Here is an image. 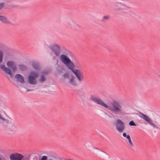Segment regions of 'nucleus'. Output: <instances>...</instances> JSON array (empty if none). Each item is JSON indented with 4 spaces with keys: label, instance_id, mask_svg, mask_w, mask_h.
Here are the masks:
<instances>
[{
    "label": "nucleus",
    "instance_id": "nucleus-1",
    "mask_svg": "<svg viewBox=\"0 0 160 160\" xmlns=\"http://www.w3.org/2000/svg\"><path fill=\"white\" fill-rule=\"evenodd\" d=\"M48 48L56 57L60 56V60L74 74L79 81H83L84 76L79 69L81 68V65L77 61L74 63L68 57V56H72L73 55L70 51L65 48H61L59 44L56 43L51 45Z\"/></svg>",
    "mask_w": 160,
    "mask_h": 160
},
{
    "label": "nucleus",
    "instance_id": "nucleus-2",
    "mask_svg": "<svg viewBox=\"0 0 160 160\" xmlns=\"http://www.w3.org/2000/svg\"><path fill=\"white\" fill-rule=\"evenodd\" d=\"M90 100L100 105L110 111L115 115H123L125 111L120 103L116 101H113L110 105H108L102 100L99 97L93 95H91Z\"/></svg>",
    "mask_w": 160,
    "mask_h": 160
},
{
    "label": "nucleus",
    "instance_id": "nucleus-3",
    "mask_svg": "<svg viewBox=\"0 0 160 160\" xmlns=\"http://www.w3.org/2000/svg\"><path fill=\"white\" fill-rule=\"evenodd\" d=\"M0 124L11 132L15 131L18 128V126L15 123L9 122V120L4 118L0 113Z\"/></svg>",
    "mask_w": 160,
    "mask_h": 160
},
{
    "label": "nucleus",
    "instance_id": "nucleus-4",
    "mask_svg": "<svg viewBox=\"0 0 160 160\" xmlns=\"http://www.w3.org/2000/svg\"><path fill=\"white\" fill-rule=\"evenodd\" d=\"M137 115L141 118L148 122V124L153 128H159L158 126L155 124V123H156V122L151 119L148 116L140 112H138V113L137 114Z\"/></svg>",
    "mask_w": 160,
    "mask_h": 160
},
{
    "label": "nucleus",
    "instance_id": "nucleus-5",
    "mask_svg": "<svg viewBox=\"0 0 160 160\" xmlns=\"http://www.w3.org/2000/svg\"><path fill=\"white\" fill-rule=\"evenodd\" d=\"M9 158L10 160H29V158L24 157L22 155L18 153L10 154Z\"/></svg>",
    "mask_w": 160,
    "mask_h": 160
},
{
    "label": "nucleus",
    "instance_id": "nucleus-6",
    "mask_svg": "<svg viewBox=\"0 0 160 160\" xmlns=\"http://www.w3.org/2000/svg\"><path fill=\"white\" fill-rule=\"evenodd\" d=\"M116 128L119 132H123L125 129L124 123L120 119H117L116 121Z\"/></svg>",
    "mask_w": 160,
    "mask_h": 160
},
{
    "label": "nucleus",
    "instance_id": "nucleus-7",
    "mask_svg": "<svg viewBox=\"0 0 160 160\" xmlns=\"http://www.w3.org/2000/svg\"><path fill=\"white\" fill-rule=\"evenodd\" d=\"M0 67L5 72L9 74L11 77H12L13 76V74L12 73L11 70L9 68L5 67L4 65H1Z\"/></svg>",
    "mask_w": 160,
    "mask_h": 160
},
{
    "label": "nucleus",
    "instance_id": "nucleus-8",
    "mask_svg": "<svg viewBox=\"0 0 160 160\" xmlns=\"http://www.w3.org/2000/svg\"><path fill=\"white\" fill-rule=\"evenodd\" d=\"M28 81L31 85H35L37 82L36 78L32 76H29L28 77Z\"/></svg>",
    "mask_w": 160,
    "mask_h": 160
},
{
    "label": "nucleus",
    "instance_id": "nucleus-9",
    "mask_svg": "<svg viewBox=\"0 0 160 160\" xmlns=\"http://www.w3.org/2000/svg\"><path fill=\"white\" fill-rule=\"evenodd\" d=\"M15 78H17V81L20 82L21 83H24V80L22 76L20 74H17L15 76Z\"/></svg>",
    "mask_w": 160,
    "mask_h": 160
},
{
    "label": "nucleus",
    "instance_id": "nucleus-10",
    "mask_svg": "<svg viewBox=\"0 0 160 160\" xmlns=\"http://www.w3.org/2000/svg\"><path fill=\"white\" fill-rule=\"evenodd\" d=\"M0 21L3 23L9 24L10 22L6 17L0 15Z\"/></svg>",
    "mask_w": 160,
    "mask_h": 160
},
{
    "label": "nucleus",
    "instance_id": "nucleus-11",
    "mask_svg": "<svg viewBox=\"0 0 160 160\" xmlns=\"http://www.w3.org/2000/svg\"><path fill=\"white\" fill-rule=\"evenodd\" d=\"M69 83L72 86H77L78 85L77 83L74 80L73 77H72L70 79Z\"/></svg>",
    "mask_w": 160,
    "mask_h": 160
},
{
    "label": "nucleus",
    "instance_id": "nucleus-12",
    "mask_svg": "<svg viewBox=\"0 0 160 160\" xmlns=\"http://www.w3.org/2000/svg\"><path fill=\"white\" fill-rule=\"evenodd\" d=\"M7 64L8 68L11 69L15 65V63L12 61L8 62Z\"/></svg>",
    "mask_w": 160,
    "mask_h": 160
},
{
    "label": "nucleus",
    "instance_id": "nucleus-13",
    "mask_svg": "<svg viewBox=\"0 0 160 160\" xmlns=\"http://www.w3.org/2000/svg\"><path fill=\"white\" fill-rule=\"evenodd\" d=\"M46 80V78L43 75L41 74L40 77L39 78L38 81L41 83H43Z\"/></svg>",
    "mask_w": 160,
    "mask_h": 160
},
{
    "label": "nucleus",
    "instance_id": "nucleus-14",
    "mask_svg": "<svg viewBox=\"0 0 160 160\" xmlns=\"http://www.w3.org/2000/svg\"><path fill=\"white\" fill-rule=\"evenodd\" d=\"M38 72L35 71H31L30 72V75L29 76H32L33 77L36 78L38 76Z\"/></svg>",
    "mask_w": 160,
    "mask_h": 160
},
{
    "label": "nucleus",
    "instance_id": "nucleus-15",
    "mask_svg": "<svg viewBox=\"0 0 160 160\" xmlns=\"http://www.w3.org/2000/svg\"><path fill=\"white\" fill-rule=\"evenodd\" d=\"M110 19V17L109 15L104 16L102 18L101 20L102 22H104L107 20H108Z\"/></svg>",
    "mask_w": 160,
    "mask_h": 160
},
{
    "label": "nucleus",
    "instance_id": "nucleus-16",
    "mask_svg": "<svg viewBox=\"0 0 160 160\" xmlns=\"http://www.w3.org/2000/svg\"><path fill=\"white\" fill-rule=\"evenodd\" d=\"M33 68L37 71L39 69L40 67L39 65L36 63H33L32 64Z\"/></svg>",
    "mask_w": 160,
    "mask_h": 160
},
{
    "label": "nucleus",
    "instance_id": "nucleus-17",
    "mask_svg": "<svg viewBox=\"0 0 160 160\" xmlns=\"http://www.w3.org/2000/svg\"><path fill=\"white\" fill-rule=\"evenodd\" d=\"M19 67L21 71H23L26 68V66L22 64L19 65Z\"/></svg>",
    "mask_w": 160,
    "mask_h": 160
},
{
    "label": "nucleus",
    "instance_id": "nucleus-18",
    "mask_svg": "<svg viewBox=\"0 0 160 160\" xmlns=\"http://www.w3.org/2000/svg\"><path fill=\"white\" fill-rule=\"evenodd\" d=\"M48 71L46 70L42 71L41 72V74L43 75L44 76L48 75Z\"/></svg>",
    "mask_w": 160,
    "mask_h": 160
},
{
    "label": "nucleus",
    "instance_id": "nucleus-19",
    "mask_svg": "<svg viewBox=\"0 0 160 160\" xmlns=\"http://www.w3.org/2000/svg\"><path fill=\"white\" fill-rule=\"evenodd\" d=\"M120 3H117V4H114L113 5H112V7H113V8H114L115 9H116V10H121L122 9L121 8H117V6H118V5Z\"/></svg>",
    "mask_w": 160,
    "mask_h": 160
},
{
    "label": "nucleus",
    "instance_id": "nucleus-20",
    "mask_svg": "<svg viewBox=\"0 0 160 160\" xmlns=\"http://www.w3.org/2000/svg\"><path fill=\"white\" fill-rule=\"evenodd\" d=\"M3 55V53L0 51V63L2 62V61Z\"/></svg>",
    "mask_w": 160,
    "mask_h": 160
},
{
    "label": "nucleus",
    "instance_id": "nucleus-21",
    "mask_svg": "<svg viewBox=\"0 0 160 160\" xmlns=\"http://www.w3.org/2000/svg\"><path fill=\"white\" fill-rule=\"evenodd\" d=\"M129 124L131 126H136V124L133 121H131L130 122Z\"/></svg>",
    "mask_w": 160,
    "mask_h": 160
},
{
    "label": "nucleus",
    "instance_id": "nucleus-22",
    "mask_svg": "<svg viewBox=\"0 0 160 160\" xmlns=\"http://www.w3.org/2000/svg\"><path fill=\"white\" fill-rule=\"evenodd\" d=\"M48 157L46 156H42L40 160H47Z\"/></svg>",
    "mask_w": 160,
    "mask_h": 160
},
{
    "label": "nucleus",
    "instance_id": "nucleus-23",
    "mask_svg": "<svg viewBox=\"0 0 160 160\" xmlns=\"http://www.w3.org/2000/svg\"><path fill=\"white\" fill-rule=\"evenodd\" d=\"M11 69H12L13 72H15L17 70V67L16 65L14 66Z\"/></svg>",
    "mask_w": 160,
    "mask_h": 160
},
{
    "label": "nucleus",
    "instance_id": "nucleus-24",
    "mask_svg": "<svg viewBox=\"0 0 160 160\" xmlns=\"http://www.w3.org/2000/svg\"><path fill=\"white\" fill-rule=\"evenodd\" d=\"M0 160H6V158L0 154Z\"/></svg>",
    "mask_w": 160,
    "mask_h": 160
},
{
    "label": "nucleus",
    "instance_id": "nucleus-25",
    "mask_svg": "<svg viewBox=\"0 0 160 160\" xmlns=\"http://www.w3.org/2000/svg\"><path fill=\"white\" fill-rule=\"evenodd\" d=\"M63 77H64L65 78H69V76L68 74L67 73H65L64 74Z\"/></svg>",
    "mask_w": 160,
    "mask_h": 160
},
{
    "label": "nucleus",
    "instance_id": "nucleus-26",
    "mask_svg": "<svg viewBox=\"0 0 160 160\" xmlns=\"http://www.w3.org/2000/svg\"><path fill=\"white\" fill-rule=\"evenodd\" d=\"M128 142H129L130 145L132 147H133L134 146L132 142L131 139H130L128 140Z\"/></svg>",
    "mask_w": 160,
    "mask_h": 160
},
{
    "label": "nucleus",
    "instance_id": "nucleus-27",
    "mask_svg": "<svg viewBox=\"0 0 160 160\" xmlns=\"http://www.w3.org/2000/svg\"><path fill=\"white\" fill-rule=\"evenodd\" d=\"M4 6V3L3 2L0 3V9L2 8Z\"/></svg>",
    "mask_w": 160,
    "mask_h": 160
},
{
    "label": "nucleus",
    "instance_id": "nucleus-28",
    "mask_svg": "<svg viewBox=\"0 0 160 160\" xmlns=\"http://www.w3.org/2000/svg\"><path fill=\"white\" fill-rule=\"evenodd\" d=\"M75 27L76 28H80L81 27V26L78 24H76L75 25Z\"/></svg>",
    "mask_w": 160,
    "mask_h": 160
},
{
    "label": "nucleus",
    "instance_id": "nucleus-29",
    "mask_svg": "<svg viewBox=\"0 0 160 160\" xmlns=\"http://www.w3.org/2000/svg\"><path fill=\"white\" fill-rule=\"evenodd\" d=\"M123 136L124 137H126L127 136V135L126 134L125 132H124L122 134Z\"/></svg>",
    "mask_w": 160,
    "mask_h": 160
},
{
    "label": "nucleus",
    "instance_id": "nucleus-30",
    "mask_svg": "<svg viewBox=\"0 0 160 160\" xmlns=\"http://www.w3.org/2000/svg\"><path fill=\"white\" fill-rule=\"evenodd\" d=\"M126 138L128 140L131 139L130 136L129 135H127V136Z\"/></svg>",
    "mask_w": 160,
    "mask_h": 160
},
{
    "label": "nucleus",
    "instance_id": "nucleus-31",
    "mask_svg": "<svg viewBox=\"0 0 160 160\" xmlns=\"http://www.w3.org/2000/svg\"><path fill=\"white\" fill-rule=\"evenodd\" d=\"M101 151L102 152H104V153H106V154L108 156H109V158H110V156H109V154H108V153H106V152H103V151Z\"/></svg>",
    "mask_w": 160,
    "mask_h": 160
},
{
    "label": "nucleus",
    "instance_id": "nucleus-32",
    "mask_svg": "<svg viewBox=\"0 0 160 160\" xmlns=\"http://www.w3.org/2000/svg\"><path fill=\"white\" fill-rule=\"evenodd\" d=\"M33 90V89H28L27 90L26 92H28L29 91H32Z\"/></svg>",
    "mask_w": 160,
    "mask_h": 160
},
{
    "label": "nucleus",
    "instance_id": "nucleus-33",
    "mask_svg": "<svg viewBox=\"0 0 160 160\" xmlns=\"http://www.w3.org/2000/svg\"><path fill=\"white\" fill-rule=\"evenodd\" d=\"M158 76L159 78H160V74L158 75Z\"/></svg>",
    "mask_w": 160,
    "mask_h": 160
},
{
    "label": "nucleus",
    "instance_id": "nucleus-34",
    "mask_svg": "<svg viewBox=\"0 0 160 160\" xmlns=\"http://www.w3.org/2000/svg\"><path fill=\"white\" fill-rule=\"evenodd\" d=\"M158 126L159 128L160 129V125L159 126Z\"/></svg>",
    "mask_w": 160,
    "mask_h": 160
},
{
    "label": "nucleus",
    "instance_id": "nucleus-35",
    "mask_svg": "<svg viewBox=\"0 0 160 160\" xmlns=\"http://www.w3.org/2000/svg\"><path fill=\"white\" fill-rule=\"evenodd\" d=\"M96 148V149H97L99 150V149H98V148Z\"/></svg>",
    "mask_w": 160,
    "mask_h": 160
}]
</instances>
